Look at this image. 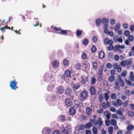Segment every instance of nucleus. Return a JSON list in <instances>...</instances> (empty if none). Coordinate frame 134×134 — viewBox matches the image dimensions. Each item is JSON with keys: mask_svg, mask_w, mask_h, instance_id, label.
Here are the masks:
<instances>
[{"mask_svg": "<svg viewBox=\"0 0 134 134\" xmlns=\"http://www.w3.org/2000/svg\"><path fill=\"white\" fill-rule=\"evenodd\" d=\"M115 79V77L113 75L110 76L108 79V81L110 82H112Z\"/></svg>", "mask_w": 134, "mask_h": 134, "instance_id": "23", "label": "nucleus"}, {"mask_svg": "<svg viewBox=\"0 0 134 134\" xmlns=\"http://www.w3.org/2000/svg\"><path fill=\"white\" fill-rule=\"evenodd\" d=\"M72 92L71 89L69 88H67L65 90V93L66 95L69 96L71 95Z\"/></svg>", "mask_w": 134, "mask_h": 134, "instance_id": "18", "label": "nucleus"}, {"mask_svg": "<svg viewBox=\"0 0 134 134\" xmlns=\"http://www.w3.org/2000/svg\"><path fill=\"white\" fill-rule=\"evenodd\" d=\"M90 83L91 85H93L95 84L96 81V79L94 77H92L91 78L90 80Z\"/></svg>", "mask_w": 134, "mask_h": 134, "instance_id": "20", "label": "nucleus"}, {"mask_svg": "<svg viewBox=\"0 0 134 134\" xmlns=\"http://www.w3.org/2000/svg\"><path fill=\"white\" fill-rule=\"evenodd\" d=\"M124 34L125 36H127L130 34V32L129 30H126L124 31Z\"/></svg>", "mask_w": 134, "mask_h": 134, "instance_id": "52", "label": "nucleus"}, {"mask_svg": "<svg viewBox=\"0 0 134 134\" xmlns=\"http://www.w3.org/2000/svg\"><path fill=\"white\" fill-rule=\"evenodd\" d=\"M114 47L112 45H110L109 46H108V49L109 51H111L112 50H113Z\"/></svg>", "mask_w": 134, "mask_h": 134, "instance_id": "54", "label": "nucleus"}, {"mask_svg": "<svg viewBox=\"0 0 134 134\" xmlns=\"http://www.w3.org/2000/svg\"><path fill=\"white\" fill-rule=\"evenodd\" d=\"M51 29L54 30L56 31H57L59 30L58 28H57L55 26H52L51 27Z\"/></svg>", "mask_w": 134, "mask_h": 134, "instance_id": "56", "label": "nucleus"}, {"mask_svg": "<svg viewBox=\"0 0 134 134\" xmlns=\"http://www.w3.org/2000/svg\"><path fill=\"white\" fill-rule=\"evenodd\" d=\"M52 76L51 73L46 74L45 75L44 80L48 82L51 81Z\"/></svg>", "mask_w": 134, "mask_h": 134, "instance_id": "7", "label": "nucleus"}, {"mask_svg": "<svg viewBox=\"0 0 134 134\" xmlns=\"http://www.w3.org/2000/svg\"><path fill=\"white\" fill-rule=\"evenodd\" d=\"M88 92L86 90H83L80 93L79 97L82 100H84L88 96Z\"/></svg>", "mask_w": 134, "mask_h": 134, "instance_id": "3", "label": "nucleus"}, {"mask_svg": "<svg viewBox=\"0 0 134 134\" xmlns=\"http://www.w3.org/2000/svg\"><path fill=\"white\" fill-rule=\"evenodd\" d=\"M75 108V106H73L70 108L69 112L70 115H74L75 114L76 112Z\"/></svg>", "mask_w": 134, "mask_h": 134, "instance_id": "8", "label": "nucleus"}, {"mask_svg": "<svg viewBox=\"0 0 134 134\" xmlns=\"http://www.w3.org/2000/svg\"><path fill=\"white\" fill-rule=\"evenodd\" d=\"M63 64L65 66H66L68 65L69 64V61L67 59H64L63 60Z\"/></svg>", "mask_w": 134, "mask_h": 134, "instance_id": "26", "label": "nucleus"}, {"mask_svg": "<svg viewBox=\"0 0 134 134\" xmlns=\"http://www.w3.org/2000/svg\"><path fill=\"white\" fill-rule=\"evenodd\" d=\"M108 131L109 134H112L113 133V129L112 127H110L108 128Z\"/></svg>", "mask_w": 134, "mask_h": 134, "instance_id": "38", "label": "nucleus"}, {"mask_svg": "<svg viewBox=\"0 0 134 134\" xmlns=\"http://www.w3.org/2000/svg\"><path fill=\"white\" fill-rule=\"evenodd\" d=\"M53 65L54 68H57L59 65V62L57 61H55L53 62Z\"/></svg>", "mask_w": 134, "mask_h": 134, "instance_id": "27", "label": "nucleus"}, {"mask_svg": "<svg viewBox=\"0 0 134 134\" xmlns=\"http://www.w3.org/2000/svg\"><path fill=\"white\" fill-rule=\"evenodd\" d=\"M134 128V126L132 125H128L126 128L127 130H131Z\"/></svg>", "mask_w": 134, "mask_h": 134, "instance_id": "32", "label": "nucleus"}, {"mask_svg": "<svg viewBox=\"0 0 134 134\" xmlns=\"http://www.w3.org/2000/svg\"><path fill=\"white\" fill-rule=\"evenodd\" d=\"M82 30H79L76 31V34L78 36H79L81 35Z\"/></svg>", "mask_w": 134, "mask_h": 134, "instance_id": "40", "label": "nucleus"}, {"mask_svg": "<svg viewBox=\"0 0 134 134\" xmlns=\"http://www.w3.org/2000/svg\"><path fill=\"white\" fill-rule=\"evenodd\" d=\"M119 48L118 44L115 45L113 47V50L115 52L117 51L119 49Z\"/></svg>", "mask_w": 134, "mask_h": 134, "instance_id": "34", "label": "nucleus"}, {"mask_svg": "<svg viewBox=\"0 0 134 134\" xmlns=\"http://www.w3.org/2000/svg\"><path fill=\"white\" fill-rule=\"evenodd\" d=\"M128 113L129 116L132 117L134 115V113L133 111H129Z\"/></svg>", "mask_w": 134, "mask_h": 134, "instance_id": "58", "label": "nucleus"}, {"mask_svg": "<svg viewBox=\"0 0 134 134\" xmlns=\"http://www.w3.org/2000/svg\"><path fill=\"white\" fill-rule=\"evenodd\" d=\"M91 50L93 52H95L96 51L97 49L95 46L93 45L92 46L91 48Z\"/></svg>", "mask_w": 134, "mask_h": 134, "instance_id": "37", "label": "nucleus"}, {"mask_svg": "<svg viewBox=\"0 0 134 134\" xmlns=\"http://www.w3.org/2000/svg\"><path fill=\"white\" fill-rule=\"evenodd\" d=\"M85 133L86 134H92L91 131L89 130H86L85 131Z\"/></svg>", "mask_w": 134, "mask_h": 134, "instance_id": "64", "label": "nucleus"}, {"mask_svg": "<svg viewBox=\"0 0 134 134\" xmlns=\"http://www.w3.org/2000/svg\"><path fill=\"white\" fill-rule=\"evenodd\" d=\"M132 62L131 59H127L126 60H124L120 63V65L123 66H125L127 65V67H130Z\"/></svg>", "mask_w": 134, "mask_h": 134, "instance_id": "2", "label": "nucleus"}, {"mask_svg": "<svg viewBox=\"0 0 134 134\" xmlns=\"http://www.w3.org/2000/svg\"><path fill=\"white\" fill-rule=\"evenodd\" d=\"M51 132V129L48 128L44 127L42 130V134H50Z\"/></svg>", "mask_w": 134, "mask_h": 134, "instance_id": "9", "label": "nucleus"}, {"mask_svg": "<svg viewBox=\"0 0 134 134\" xmlns=\"http://www.w3.org/2000/svg\"><path fill=\"white\" fill-rule=\"evenodd\" d=\"M115 85V86L114 87V88L117 90H120V85H118L116 84V85Z\"/></svg>", "mask_w": 134, "mask_h": 134, "instance_id": "50", "label": "nucleus"}, {"mask_svg": "<svg viewBox=\"0 0 134 134\" xmlns=\"http://www.w3.org/2000/svg\"><path fill=\"white\" fill-rule=\"evenodd\" d=\"M110 110L113 112H115L116 111V110L115 108L113 107H111L110 108Z\"/></svg>", "mask_w": 134, "mask_h": 134, "instance_id": "42", "label": "nucleus"}, {"mask_svg": "<svg viewBox=\"0 0 134 134\" xmlns=\"http://www.w3.org/2000/svg\"><path fill=\"white\" fill-rule=\"evenodd\" d=\"M130 29L131 31L133 32L134 31V26L133 25H131L130 26Z\"/></svg>", "mask_w": 134, "mask_h": 134, "instance_id": "63", "label": "nucleus"}, {"mask_svg": "<svg viewBox=\"0 0 134 134\" xmlns=\"http://www.w3.org/2000/svg\"><path fill=\"white\" fill-rule=\"evenodd\" d=\"M105 54L104 52L102 51H100V52L99 54V56L100 59H102L104 57Z\"/></svg>", "mask_w": 134, "mask_h": 134, "instance_id": "24", "label": "nucleus"}, {"mask_svg": "<svg viewBox=\"0 0 134 134\" xmlns=\"http://www.w3.org/2000/svg\"><path fill=\"white\" fill-rule=\"evenodd\" d=\"M80 85L78 83H77L75 84H72L71 85V86L74 90H76L78 89L80 87Z\"/></svg>", "mask_w": 134, "mask_h": 134, "instance_id": "13", "label": "nucleus"}, {"mask_svg": "<svg viewBox=\"0 0 134 134\" xmlns=\"http://www.w3.org/2000/svg\"><path fill=\"white\" fill-rule=\"evenodd\" d=\"M86 114L89 115L91 114L92 110L91 108L89 107H87L86 108Z\"/></svg>", "mask_w": 134, "mask_h": 134, "instance_id": "16", "label": "nucleus"}, {"mask_svg": "<svg viewBox=\"0 0 134 134\" xmlns=\"http://www.w3.org/2000/svg\"><path fill=\"white\" fill-rule=\"evenodd\" d=\"M101 21V20L100 18H98L96 20V24L97 26H98L100 25Z\"/></svg>", "mask_w": 134, "mask_h": 134, "instance_id": "36", "label": "nucleus"}, {"mask_svg": "<svg viewBox=\"0 0 134 134\" xmlns=\"http://www.w3.org/2000/svg\"><path fill=\"white\" fill-rule=\"evenodd\" d=\"M120 25L119 24H118L116 25L115 30V31H117L118 30V29L120 28Z\"/></svg>", "mask_w": 134, "mask_h": 134, "instance_id": "45", "label": "nucleus"}, {"mask_svg": "<svg viewBox=\"0 0 134 134\" xmlns=\"http://www.w3.org/2000/svg\"><path fill=\"white\" fill-rule=\"evenodd\" d=\"M104 43L105 44H108L110 45H112L113 43V41L112 40H109L108 38H105L104 40Z\"/></svg>", "mask_w": 134, "mask_h": 134, "instance_id": "12", "label": "nucleus"}, {"mask_svg": "<svg viewBox=\"0 0 134 134\" xmlns=\"http://www.w3.org/2000/svg\"><path fill=\"white\" fill-rule=\"evenodd\" d=\"M129 56H134V51H131L129 53Z\"/></svg>", "mask_w": 134, "mask_h": 134, "instance_id": "61", "label": "nucleus"}, {"mask_svg": "<svg viewBox=\"0 0 134 134\" xmlns=\"http://www.w3.org/2000/svg\"><path fill=\"white\" fill-rule=\"evenodd\" d=\"M81 83L83 85L87 84L88 82V78L86 76H82L81 77Z\"/></svg>", "mask_w": 134, "mask_h": 134, "instance_id": "6", "label": "nucleus"}, {"mask_svg": "<svg viewBox=\"0 0 134 134\" xmlns=\"http://www.w3.org/2000/svg\"><path fill=\"white\" fill-rule=\"evenodd\" d=\"M103 97L102 96V94H100L99 96V98H98V99L100 102H102L103 99Z\"/></svg>", "mask_w": 134, "mask_h": 134, "instance_id": "44", "label": "nucleus"}, {"mask_svg": "<svg viewBox=\"0 0 134 134\" xmlns=\"http://www.w3.org/2000/svg\"><path fill=\"white\" fill-rule=\"evenodd\" d=\"M10 83V86L12 89L16 90V88H18V87L16 86L17 82H15V79L12 81Z\"/></svg>", "mask_w": 134, "mask_h": 134, "instance_id": "5", "label": "nucleus"}, {"mask_svg": "<svg viewBox=\"0 0 134 134\" xmlns=\"http://www.w3.org/2000/svg\"><path fill=\"white\" fill-rule=\"evenodd\" d=\"M85 128V126L83 125H80L78 126V128L79 131L83 130Z\"/></svg>", "mask_w": 134, "mask_h": 134, "instance_id": "31", "label": "nucleus"}, {"mask_svg": "<svg viewBox=\"0 0 134 134\" xmlns=\"http://www.w3.org/2000/svg\"><path fill=\"white\" fill-rule=\"evenodd\" d=\"M67 30H61L60 34L62 35L65 34L67 33Z\"/></svg>", "mask_w": 134, "mask_h": 134, "instance_id": "51", "label": "nucleus"}, {"mask_svg": "<svg viewBox=\"0 0 134 134\" xmlns=\"http://www.w3.org/2000/svg\"><path fill=\"white\" fill-rule=\"evenodd\" d=\"M65 105L68 107H70L72 105V102L71 100L67 98L65 99Z\"/></svg>", "mask_w": 134, "mask_h": 134, "instance_id": "14", "label": "nucleus"}, {"mask_svg": "<svg viewBox=\"0 0 134 134\" xmlns=\"http://www.w3.org/2000/svg\"><path fill=\"white\" fill-rule=\"evenodd\" d=\"M116 102L118 105L119 106H121L123 104L122 102L120 99H117Z\"/></svg>", "mask_w": 134, "mask_h": 134, "instance_id": "30", "label": "nucleus"}, {"mask_svg": "<svg viewBox=\"0 0 134 134\" xmlns=\"http://www.w3.org/2000/svg\"><path fill=\"white\" fill-rule=\"evenodd\" d=\"M111 98L112 99H115L117 97V96L115 93L112 94L110 96Z\"/></svg>", "mask_w": 134, "mask_h": 134, "instance_id": "29", "label": "nucleus"}, {"mask_svg": "<svg viewBox=\"0 0 134 134\" xmlns=\"http://www.w3.org/2000/svg\"><path fill=\"white\" fill-rule=\"evenodd\" d=\"M91 121L90 122H88L86 124L85 126V128L86 129H90L92 126V124L91 123Z\"/></svg>", "mask_w": 134, "mask_h": 134, "instance_id": "19", "label": "nucleus"}, {"mask_svg": "<svg viewBox=\"0 0 134 134\" xmlns=\"http://www.w3.org/2000/svg\"><path fill=\"white\" fill-rule=\"evenodd\" d=\"M113 54L111 52H109L108 54V57L109 59H111L113 58Z\"/></svg>", "mask_w": 134, "mask_h": 134, "instance_id": "47", "label": "nucleus"}, {"mask_svg": "<svg viewBox=\"0 0 134 134\" xmlns=\"http://www.w3.org/2000/svg\"><path fill=\"white\" fill-rule=\"evenodd\" d=\"M54 87V85L53 84H50L48 86L47 89L49 91H53Z\"/></svg>", "mask_w": 134, "mask_h": 134, "instance_id": "22", "label": "nucleus"}, {"mask_svg": "<svg viewBox=\"0 0 134 134\" xmlns=\"http://www.w3.org/2000/svg\"><path fill=\"white\" fill-rule=\"evenodd\" d=\"M107 67L109 69H110L112 67V65L110 63H108L107 64Z\"/></svg>", "mask_w": 134, "mask_h": 134, "instance_id": "55", "label": "nucleus"}, {"mask_svg": "<svg viewBox=\"0 0 134 134\" xmlns=\"http://www.w3.org/2000/svg\"><path fill=\"white\" fill-rule=\"evenodd\" d=\"M124 93L125 94H126L127 96H129L130 95L129 91L128 90H126L125 92Z\"/></svg>", "mask_w": 134, "mask_h": 134, "instance_id": "57", "label": "nucleus"}, {"mask_svg": "<svg viewBox=\"0 0 134 134\" xmlns=\"http://www.w3.org/2000/svg\"><path fill=\"white\" fill-rule=\"evenodd\" d=\"M134 37L132 35H130L128 37V39L130 41H132L133 40Z\"/></svg>", "mask_w": 134, "mask_h": 134, "instance_id": "53", "label": "nucleus"}, {"mask_svg": "<svg viewBox=\"0 0 134 134\" xmlns=\"http://www.w3.org/2000/svg\"><path fill=\"white\" fill-rule=\"evenodd\" d=\"M111 124L114 126H116L117 124L116 120L114 119L111 120Z\"/></svg>", "mask_w": 134, "mask_h": 134, "instance_id": "33", "label": "nucleus"}, {"mask_svg": "<svg viewBox=\"0 0 134 134\" xmlns=\"http://www.w3.org/2000/svg\"><path fill=\"white\" fill-rule=\"evenodd\" d=\"M88 40L87 39H85L83 41V43L85 45H87L88 43Z\"/></svg>", "mask_w": 134, "mask_h": 134, "instance_id": "41", "label": "nucleus"}, {"mask_svg": "<svg viewBox=\"0 0 134 134\" xmlns=\"http://www.w3.org/2000/svg\"><path fill=\"white\" fill-rule=\"evenodd\" d=\"M89 90L90 92V94L91 95H96V91L95 88L94 87H91Z\"/></svg>", "mask_w": 134, "mask_h": 134, "instance_id": "11", "label": "nucleus"}, {"mask_svg": "<svg viewBox=\"0 0 134 134\" xmlns=\"http://www.w3.org/2000/svg\"><path fill=\"white\" fill-rule=\"evenodd\" d=\"M129 101L128 100H126L123 103V107H126L128 105V103Z\"/></svg>", "mask_w": 134, "mask_h": 134, "instance_id": "46", "label": "nucleus"}, {"mask_svg": "<svg viewBox=\"0 0 134 134\" xmlns=\"http://www.w3.org/2000/svg\"><path fill=\"white\" fill-rule=\"evenodd\" d=\"M93 133V134H98V130L97 128L94 127H93L92 130Z\"/></svg>", "mask_w": 134, "mask_h": 134, "instance_id": "25", "label": "nucleus"}, {"mask_svg": "<svg viewBox=\"0 0 134 134\" xmlns=\"http://www.w3.org/2000/svg\"><path fill=\"white\" fill-rule=\"evenodd\" d=\"M124 109L123 108H121L117 111L116 113L119 115L122 116L123 115V112H124Z\"/></svg>", "mask_w": 134, "mask_h": 134, "instance_id": "15", "label": "nucleus"}, {"mask_svg": "<svg viewBox=\"0 0 134 134\" xmlns=\"http://www.w3.org/2000/svg\"><path fill=\"white\" fill-rule=\"evenodd\" d=\"M114 59L116 61H118L119 59V56L117 55H116L114 57Z\"/></svg>", "mask_w": 134, "mask_h": 134, "instance_id": "59", "label": "nucleus"}, {"mask_svg": "<svg viewBox=\"0 0 134 134\" xmlns=\"http://www.w3.org/2000/svg\"><path fill=\"white\" fill-rule=\"evenodd\" d=\"M118 76L119 78V80L120 85L122 87L124 86H125L124 83V80H122L121 78V76L118 75Z\"/></svg>", "mask_w": 134, "mask_h": 134, "instance_id": "17", "label": "nucleus"}, {"mask_svg": "<svg viewBox=\"0 0 134 134\" xmlns=\"http://www.w3.org/2000/svg\"><path fill=\"white\" fill-rule=\"evenodd\" d=\"M93 68L94 69H96L98 66L97 62L96 61L91 62Z\"/></svg>", "mask_w": 134, "mask_h": 134, "instance_id": "21", "label": "nucleus"}, {"mask_svg": "<svg viewBox=\"0 0 134 134\" xmlns=\"http://www.w3.org/2000/svg\"><path fill=\"white\" fill-rule=\"evenodd\" d=\"M60 120L63 121H64L66 120V118L64 115H61L60 116Z\"/></svg>", "mask_w": 134, "mask_h": 134, "instance_id": "39", "label": "nucleus"}, {"mask_svg": "<svg viewBox=\"0 0 134 134\" xmlns=\"http://www.w3.org/2000/svg\"><path fill=\"white\" fill-rule=\"evenodd\" d=\"M109 92L108 91V93H105L104 94V98L106 101L108 100L109 98V96L108 95V93Z\"/></svg>", "mask_w": 134, "mask_h": 134, "instance_id": "28", "label": "nucleus"}, {"mask_svg": "<svg viewBox=\"0 0 134 134\" xmlns=\"http://www.w3.org/2000/svg\"><path fill=\"white\" fill-rule=\"evenodd\" d=\"M126 83L127 84L132 86H134V83H133L132 84L131 82L130 81H127Z\"/></svg>", "mask_w": 134, "mask_h": 134, "instance_id": "60", "label": "nucleus"}, {"mask_svg": "<svg viewBox=\"0 0 134 134\" xmlns=\"http://www.w3.org/2000/svg\"><path fill=\"white\" fill-rule=\"evenodd\" d=\"M71 131L70 129L68 127H65L61 131V134H69V133Z\"/></svg>", "mask_w": 134, "mask_h": 134, "instance_id": "10", "label": "nucleus"}, {"mask_svg": "<svg viewBox=\"0 0 134 134\" xmlns=\"http://www.w3.org/2000/svg\"><path fill=\"white\" fill-rule=\"evenodd\" d=\"M87 57V55L85 53H83L82 56V58L83 59H86Z\"/></svg>", "mask_w": 134, "mask_h": 134, "instance_id": "49", "label": "nucleus"}, {"mask_svg": "<svg viewBox=\"0 0 134 134\" xmlns=\"http://www.w3.org/2000/svg\"><path fill=\"white\" fill-rule=\"evenodd\" d=\"M71 75V72L69 69L67 70L65 72L64 75L62 77L61 79L62 80H65L67 78L70 77Z\"/></svg>", "mask_w": 134, "mask_h": 134, "instance_id": "4", "label": "nucleus"}, {"mask_svg": "<svg viewBox=\"0 0 134 134\" xmlns=\"http://www.w3.org/2000/svg\"><path fill=\"white\" fill-rule=\"evenodd\" d=\"M127 71H126L124 70L121 73V75H120L121 76V77H122V76L124 77L126 76V75L127 74Z\"/></svg>", "mask_w": 134, "mask_h": 134, "instance_id": "48", "label": "nucleus"}, {"mask_svg": "<svg viewBox=\"0 0 134 134\" xmlns=\"http://www.w3.org/2000/svg\"><path fill=\"white\" fill-rule=\"evenodd\" d=\"M108 20L105 18H103V20L102 21V22L103 23H108Z\"/></svg>", "mask_w": 134, "mask_h": 134, "instance_id": "43", "label": "nucleus"}, {"mask_svg": "<svg viewBox=\"0 0 134 134\" xmlns=\"http://www.w3.org/2000/svg\"><path fill=\"white\" fill-rule=\"evenodd\" d=\"M118 67H117V69H117V71L119 72H120L121 70V68L120 65H118Z\"/></svg>", "mask_w": 134, "mask_h": 134, "instance_id": "62", "label": "nucleus"}, {"mask_svg": "<svg viewBox=\"0 0 134 134\" xmlns=\"http://www.w3.org/2000/svg\"><path fill=\"white\" fill-rule=\"evenodd\" d=\"M91 122L95 126H96L97 125H98L97 126V129L98 130H100L101 129V126L103 125V122L102 120V119L100 117L98 118L97 120H96L95 119H91Z\"/></svg>", "mask_w": 134, "mask_h": 134, "instance_id": "1", "label": "nucleus"}, {"mask_svg": "<svg viewBox=\"0 0 134 134\" xmlns=\"http://www.w3.org/2000/svg\"><path fill=\"white\" fill-rule=\"evenodd\" d=\"M64 90V87L62 86H59V93H60V94H62L63 93Z\"/></svg>", "mask_w": 134, "mask_h": 134, "instance_id": "35", "label": "nucleus"}]
</instances>
